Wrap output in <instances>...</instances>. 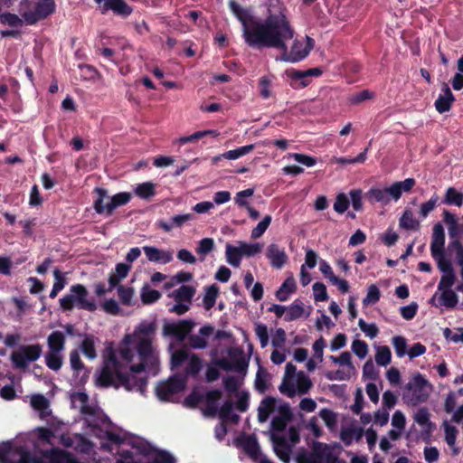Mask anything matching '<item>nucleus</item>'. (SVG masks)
Wrapping results in <instances>:
<instances>
[{
    "instance_id": "nucleus-1",
    "label": "nucleus",
    "mask_w": 463,
    "mask_h": 463,
    "mask_svg": "<svg viewBox=\"0 0 463 463\" xmlns=\"http://www.w3.org/2000/svg\"><path fill=\"white\" fill-rule=\"evenodd\" d=\"M229 7L235 17L241 23L245 43L252 48L261 49V45L275 44L279 36V17L283 11L270 13L263 21H256L247 9L241 7L236 0H229Z\"/></svg>"
},
{
    "instance_id": "nucleus-2",
    "label": "nucleus",
    "mask_w": 463,
    "mask_h": 463,
    "mask_svg": "<svg viewBox=\"0 0 463 463\" xmlns=\"http://www.w3.org/2000/svg\"><path fill=\"white\" fill-rule=\"evenodd\" d=\"M279 35L275 40V44L261 45L262 48H273L281 52L280 61L286 62H298L306 59L315 45V40L307 35L304 40L295 39L290 51L287 46V42L294 37L295 31L290 24L289 20L282 12L279 17Z\"/></svg>"
},
{
    "instance_id": "nucleus-3",
    "label": "nucleus",
    "mask_w": 463,
    "mask_h": 463,
    "mask_svg": "<svg viewBox=\"0 0 463 463\" xmlns=\"http://www.w3.org/2000/svg\"><path fill=\"white\" fill-rule=\"evenodd\" d=\"M101 387H124L127 391H138L143 393L147 385L146 377H138L126 371V367L118 360L111 351L104 360V364L98 378Z\"/></svg>"
},
{
    "instance_id": "nucleus-4",
    "label": "nucleus",
    "mask_w": 463,
    "mask_h": 463,
    "mask_svg": "<svg viewBox=\"0 0 463 463\" xmlns=\"http://www.w3.org/2000/svg\"><path fill=\"white\" fill-rule=\"evenodd\" d=\"M431 385L420 373H415L411 381L404 386L402 400L410 406H417L426 402L430 397Z\"/></svg>"
},
{
    "instance_id": "nucleus-5",
    "label": "nucleus",
    "mask_w": 463,
    "mask_h": 463,
    "mask_svg": "<svg viewBox=\"0 0 463 463\" xmlns=\"http://www.w3.org/2000/svg\"><path fill=\"white\" fill-rule=\"evenodd\" d=\"M70 292L59 300L62 310L71 311L74 307L90 312H94L97 309L95 301L87 298L89 292L82 284L72 285Z\"/></svg>"
},
{
    "instance_id": "nucleus-6",
    "label": "nucleus",
    "mask_w": 463,
    "mask_h": 463,
    "mask_svg": "<svg viewBox=\"0 0 463 463\" xmlns=\"http://www.w3.org/2000/svg\"><path fill=\"white\" fill-rule=\"evenodd\" d=\"M94 192L97 194L98 198L94 201L93 208L99 214L106 212L108 215H110L116 208L127 204L131 200L129 193L122 192L113 195L110 198V202L104 205V200L109 197L107 190L96 187Z\"/></svg>"
},
{
    "instance_id": "nucleus-7",
    "label": "nucleus",
    "mask_w": 463,
    "mask_h": 463,
    "mask_svg": "<svg viewBox=\"0 0 463 463\" xmlns=\"http://www.w3.org/2000/svg\"><path fill=\"white\" fill-rule=\"evenodd\" d=\"M43 354V345L39 343L20 345L18 350L13 351L10 360L15 369L25 370L30 363L37 361Z\"/></svg>"
},
{
    "instance_id": "nucleus-8",
    "label": "nucleus",
    "mask_w": 463,
    "mask_h": 463,
    "mask_svg": "<svg viewBox=\"0 0 463 463\" xmlns=\"http://www.w3.org/2000/svg\"><path fill=\"white\" fill-rule=\"evenodd\" d=\"M195 323L191 319H183L177 322L165 321L163 326V335L183 342L192 332Z\"/></svg>"
},
{
    "instance_id": "nucleus-9",
    "label": "nucleus",
    "mask_w": 463,
    "mask_h": 463,
    "mask_svg": "<svg viewBox=\"0 0 463 463\" xmlns=\"http://www.w3.org/2000/svg\"><path fill=\"white\" fill-rule=\"evenodd\" d=\"M185 380L178 375L171 376L167 381L161 382L156 388L159 400L169 402L171 396L177 394L185 388Z\"/></svg>"
},
{
    "instance_id": "nucleus-10",
    "label": "nucleus",
    "mask_w": 463,
    "mask_h": 463,
    "mask_svg": "<svg viewBox=\"0 0 463 463\" xmlns=\"http://www.w3.org/2000/svg\"><path fill=\"white\" fill-rule=\"evenodd\" d=\"M309 463H345V461L338 459L328 444L317 441L309 454Z\"/></svg>"
},
{
    "instance_id": "nucleus-11",
    "label": "nucleus",
    "mask_w": 463,
    "mask_h": 463,
    "mask_svg": "<svg viewBox=\"0 0 463 463\" xmlns=\"http://www.w3.org/2000/svg\"><path fill=\"white\" fill-rule=\"evenodd\" d=\"M55 12L54 2H38L33 10L24 12L21 15L27 24H35Z\"/></svg>"
},
{
    "instance_id": "nucleus-12",
    "label": "nucleus",
    "mask_w": 463,
    "mask_h": 463,
    "mask_svg": "<svg viewBox=\"0 0 463 463\" xmlns=\"http://www.w3.org/2000/svg\"><path fill=\"white\" fill-rule=\"evenodd\" d=\"M97 4L103 5L99 6L102 14H105L108 11L111 10L117 15L121 17H128L133 13V8L127 4L124 0H94Z\"/></svg>"
},
{
    "instance_id": "nucleus-13",
    "label": "nucleus",
    "mask_w": 463,
    "mask_h": 463,
    "mask_svg": "<svg viewBox=\"0 0 463 463\" xmlns=\"http://www.w3.org/2000/svg\"><path fill=\"white\" fill-rule=\"evenodd\" d=\"M265 255L269 260L270 266L278 269H280L288 260L285 249L276 243H271L267 247Z\"/></svg>"
},
{
    "instance_id": "nucleus-14",
    "label": "nucleus",
    "mask_w": 463,
    "mask_h": 463,
    "mask_svg": "<svg viewBox=\"0 0 463 463\" xmlns=\"http://www.w3.org/2000/svg\"><path fill=\"white\" fill-rule=\"evenodd\" d=\"M445 251V232L442 224L437 222L432 228V236L430 242L431 256H436L439 253Z\"/></svg>"
},
{
    "instance_id": "nucleus-15",
    "label": "nucleus",
    "mask_w": 463,
    "mask_h": 463,
    "mask_svg": "<svg viewBox=\"0 0 463 463\" xmlns=\"http://www.w3.org/2000/svg\"><path fill=\"white\" fill-rule=\"evenodd\" d=\"M391 186L388 188L381 189L372 187L365 193V199L371 203H381L383 205L390 203L391 200L393 199V194L390 192Z\"/></svg>"
},
{
    "instance_id": "nucleus-16",
    "label": "nucleus",
    "mask_w": 463,
    "mask_h": 463,
    "mask_svg": "<svg viewBox=\"0 0 463 463\" xmlns=\"http://www.w3.org/2000/svg\"><path fill=\"white\" fill-rule=\"evenodd\" d=\"M143 250L147 260L151 262L167 264L173 260V254L171 251H165L154 246H144Z\"/></svg>"
},
{
    "instance_id": "nucleus-17",
    "label": "nucleus",
    "mask_w": 463,
    "mask_h": 463,
    "mask_svg": "<svg viewBox=\"0 0 463 463\" xmlns=\"http://www.w3.org/2000/svg\"><path fill=\"white\" fill-rule=\"evenodd\" d=\"M213 326L211 325H205L202 326L199 330L200 335H189V345L194 349H204L207 346V341L204 337L210 336L213 333Z\"/></svg>"
},
{
    "instance_id": "nucleus-18",
    "label": "nucleus",
    "mask_w": 463,
    "mask_h": 463,
    "mask_svg": "<svg viewBox=\"0 0 463 463\" xmlns=\"http://www.w3.org/2000/svg\"><path fill=\"white\" fill-rule=\"evenodd\" d=\"M442 90L444 95H439L434 103L436 110L440 114L449 111L455 101V97L447 83L443 84Z\"/></svg>"
},
{
    "instance_id": "nucleus-19",
    "label": "nucleus",
    "mask_w": 463,
    "mask_h": 463,
    "mask_svg": "<svg viewBox=\"0 0 463 463\" xmlns=\"http://www.w3.org/2000/svg\"><path fill=\"white\" fill-rule=\"evenodd\" d=\"M194 219V215L193 213H185L180 215H175L172 217L171 222H166L164 220H159L156 222L158 228L162 229L165 232H169L172 231L174 227H182L186 222L192 221Z\"/></svg>"
},
{
    "instance_id": "nucleus-20",
    "label": "nucleus",
    "mask_w": 463,
    "mask_h": 463,
    "mask_svg": "<svg viewBox=\"0 0 463 463\" xmlns=\"http://www.w3.org/2000/svg\"><path fill=\"white\" fill-rule=\"evenodd\" d=\"M137 353L139 360L143 362H151L153 360L152 338L151 337H138L136 345Z\"/></svg>"
},
{
    "instance_id": "nucleus-21",
    "label": "nucleus",
    "mask_w": 463,
    "mask_h": 463,
    "mask_svg": "<svg viewBox=\"0 0 463 463\" xmlns=\"http://www.w3.org/2000/svg\"><path fill=\"white\" fill-rule=\"evenodd\" d=\"M287 76L290 79V86L294 89H303L309 85L310 80L305 71L290 69L286 71Z\"/></svg>"
},
{
    "instance_id": "nucleus-22",
    "label": "nucleus",
    "mask_w": 463,
    "mask_h": 463,
    "mask_svg": "<svg viewBox=\"0 0 463 463\" xmlns=\"http://www.w3.org/2000/svg\"><path fill=\"white\" fill-rule=\"evenodd\" d=\"M430 412L426 407L420 408L414 415V420L423 427V433L430 436L435 429V424L430 420Z\"/></svg>"
},
{
    "instance_id": "nucleus-23",
    "label": "nucleus",
    "mask_w": 463,
    "mask_h": 463,
    "mask_svg": "<svg viewBox=\"0 0 463 463\" xmlns=\"http://www.w3.org/2000/svg\"><path fill=\"white\" fill-rule=\"evenodd\" d=\"M66 338L62 332L53 331L47 337V345L50 352L61 353L65 348Z\"/></svg>"
},
{
    "instance_id": "nucleus-24",
    "label": "nucleus",
    "mask_w": 463,
    "mask_h": 463,
    "mask_svg": "<svg viewBox=\"0 0 463 463\" xmlns=\"http://www.w3.org/2000/svg\"><path fill=\"white\" fill-rule=\"evenodd\" d=\"M273 441L275 443L274 451L279 459L284 463L290 462V448L288 445L285 438L273 436Z\"/></svg>"
},
{
    "instance_id": "nucleus-25",
    "label": "nucleus",
    "mask_w": 463,
    "mask_h": 463,
    "mask_svg": "<svg viewBox=\"0 0 463 463\" xmlns=\"http://www.w3.org/2000/svg\"><path fill=\"white\" fill-rule=\"evenodd\" d=\"M254 194V190L252 188H248L237 193L235 197V203L241 207H245L249 213L250 217L252 220H257L260 217V213L258 210L253 208L249 204L246 200H242L241 196H251Z\"/></svg>"
},
{
    "instance_id": "nucleus-26",
    "label": "nucleus",
    "mask_w": 463,
    "mask_h": 463,
    "mask_svg": "<svg viewBox=\"0 0 463 463\" xmlns=\"http://www.w3.org/2000/svg\"><path fill=\"white\" fill-rule=\"evenodd\" d=\"M241 446L246 454L252 458H257L260 454V445L255 436H246L241 441Z\"/></svg>"
},
{
    "instance_id": "nucleus-27",
    "label": "nucleus",
    "mask_w": 463,
    "mask_h": 463,
    "mask_svg": "<svg viewBox=\"0 0 463 463\" xmlns=\"http://www.w3.org/2000/svg\"><path fill=\"white\" fill-rule=\"evenodd\" d=\"M187 361L188 363L184 369V374L193 378L197 377L203 368V360L198 354H191Z\"/></svg>"
},
{
    "instance_id": "nucleus-28",
    "label": "nucleus",
    "mask_w": 463,
    "mask_h": 463,
    "mask_svg": "<svg viewBox=\"0 0 463 463\" xmlns=\"http://www.w3.org/2000/svg\"><path fill=\"white\" fill-rule=\"evenodd\" d=\"M415 184L416 182L413 178H407L404 181L393 183L391 185L390 190V192L393 194V200H399L402 194V192H410Z\"/></svg>"
},
{
    "instance_id": "nucleus-29",
    "label": "nucleus",
    "mask_w": 463,
    "mask_h": 463,
    "mask_svg": "<svg viewBox=\"0 0 463 463\" xmlns=\"http://www.w3.org/2000/svg\"><path fill=\"white\" fill-rule=\"evenodd\" d=\"M296 290V281L293 276L288 277L279 289L276 291V298L279 301H286L288 296Z\"/></svg>"
},
{
    "instance_id": "nucleus-30",
    "label": "nucleus",
    "mask_w": 463,
    "mask_h": 463,
    "mask_svg": "<svg viewBox=\"0 0 463 463\" xmlns=\"http://www.w3.org/2000/svg\"><path fill=\"white\" fill-rule=\"evenodd\" d=\"M253 149H254V145L243 146L238 147L236 149L227 151V152L223 153L222 156H215L213 158V161L217 162L221 157H223V158L229 159V160H235V159H238V158L250 153L251 151H253Z\"/></svg>"
},
{
    "instance_id": "nucleus-31",
    "label": "nucleus",
    "mask_w": 463,
    "mask_h": 463,
    "mask_svg": "<svg viewBox=\"0 0 463 463\" xmlns=\"http://www.w3.org/2000/svg\"><path fill=\"white\" fill-rule=\"evenodd\" d=\"M442 203L460 207L463 205V194L455 187H449L445 193Z\"/></svg>"
},
{
    "instance_id": "nucleus-32",
    "label": "nucleus",
    "mask_w": 463,
    "mask_h": 463,
    "mask_svg": "<svg viewBox=\"0 0 463 463\" xmlns=\"http://www.w3.org/2000/svg\"><path fill=\"white\" fill-rule=\"evenodd\" d=\"M400 226L405 230L418 231L420 223L414 218L413 213L411 210H405L400 218Z\"/></svg>"
},
{
    "instance_id": "nucleus-33",
    "label": "nucleus",
    "mask_w": 463,
    "mask_h": 463,
    "mask_svg": "<svg viewBox=\"0 0 463 463\" xmlns=\"http://www.w3.org/2000/svg\"><path fill=\"white\" fill-rule=\"evenodd\" d=\"M195 289L192 286L183 285L173 292L176 302L190 303L194 296Z\"/></svg>"
},
{
    "instance_id": "nucleus-34",
    "label": "nucleus",
    "mask_w": 463,
    "mask_h": 463,
    "mask_svg": "<svg viewBox=\"0 0 463 463\" xmlns=\"http://www.w3.org/2000/svg\"><path fill=\"white\" fill-rule=\"evenodd\" d=\"M284 317L285 321H294L300 318L304 314L303 303L299 299H296L287 309Z\"/></svg>"
},
{
    "instance_id": "nucleus-35",
    "label": "nucleus",
    "mask_w": 463,
    "mask_h": 463,
    "mask_svg": "<svg viewBox=\"0 0 463 463\" xmlns=\"http://www.w3.org/2000/svg\"><path fill=\"white\" fill-rule=\"evenodd\" d=\"M218 295L219 287L217 285L213 284L205 288V294L203 302L206 310H210L215 306Z\"/></svg>"
},
{
    "instance_id": "nucleus-36",
    "label": "nucleus",
    "mask_w": 463,
    "mask_h": 463,
    "mask_svg": "<svg viewBox=\"0 0 463 463\" xmlns=\"http://www.w3.org/2000/svg\"><path fill=\"white\" fill-rule=\"evenodd\" d=\"M191 354L185 348H180L173 352L171 355V369L175 370L182 366L190 357Z\"/></svg>"
},
{
    "instance_id": "nucleus-37",
    "label": "nucleus",
    "mask_w": 463,
    "mask_h": 463,
    "mask_svg": "<svg viewBox=\"0 0 463 463\" xmlns=\"http://www.w3.org/2000/svg\"><path fill=\"white\" fill-rule=\"evenodd\" d=\"M226 260L229 264H231L233 267H240L242 255L241 253L240 248L235 247L230 243L226 245Z\"/></svg>"
},
{
    "instance_id": "nucleus-38",
    "label": "nucleus",
    "mask_w": 463,
    "mask_h": 463,
    "mask_svg": "<svg viewBox=\"0 0 463 463\" xmlns=\"http://www.w3.org/2000/svg\"><path fill=\"white\" fill-rule=\"evenodd\" d=\"M44 358L46 366L52 371H59L63 364V356L61 353L48 351Z\"/></svg>"
},
{
    "instance_id": "nucleus-39",
    "label": "nucleus",
    "mask_w": 463,
    "mask_h": 463,
    "mask_svg": "<svg viewBox=\"0 0 463 463\" xmlns=\"http://www.w3.org/2000/svg\"><path fill=\"white\" fill-rule=\"evenodd\" d=\"M135 194L141 199L148 200L156 194V186L151 182L139 184L135 189Z\"/></svg>"
},
{
    "instance_id": "nucleus-40",
    "label": "nucleus",
    "mask_w": 463,
    "mask_h": 463,
    "mask_svg": "<svg viewBox=\"0 0 463 463\" xmlns=\"http://www.w3.org/2000/svg\"><path fill=\"white\" fill-rule=\"evenodd\" d=\"M80 350L87 358L90 360L95 359L97 357L95 337L93 335L85 336L81 343Z\"/></svg>"
},
{
    "instance_id": "nucleus-41",
    "label": "nucleus",
    "mask_w": 463,
    "mask_h": 463,
    "mask_svg": "<svg viewBox=\"0 0 463 463\" xmlns=\"http://www.w3.org/2000/svg\"><path fill=\"white\" fill-rule=\"evenodd\" d=\"M161 297L162 294L158 290L152 289L147 285L144 286L141 289V301L145 305L153 304L160 299Z\"/></svg>"
},
{
    "instance_id": "nucleus-42",
    "label": "nucleus",
    "mask_w": 463,
    "mask_h": 463,
    "mask_svg": "<svg viewBox=\"0 0 463 463\" xmlns=\"http://www.w3.org/2000/svg\"><path fill=\"white\" fill-rule=\"evenodd\" d=\"M448 252L454 256L458 265H463V245L459 240L449 241L448 244Z\"/></svg>"
},
{
    "instance_id": "nucleus-43",
    "label": "nucleus",
    "mask_w": 463,
    "mask_h": 463,
    "mask_svg": "<svg viewBox=\"0 0 463 463\" xmlns=\"http://www.w3.org/2000/svg\"><path fill=\"white\" fill-rule=\"evenodd\" d=\"M298 379H297V391L298 394L303 395L308 392V391L311 389L313 383L310 380V378L305 374L304 372L300 371L297 373Z\"/></svg>"
},
{
    "instance_id": "nucleus-44",
    "label": "nucleus",
    "mask_w": 463,
    "mask_h": 463,
    "mask_svg": "<svg viewBox=\"0 0 463 463\" xmlns=\"http://www.w3.org/2000/svg\"><path fill=\"white\" fill-rule=\"evenodd\" d=\"M458 295L452 290L448 289L442 291L439 297V303L441 306H444L448 308H453L458 304Z\"/></svg>"
},
{
    "instance_id": "nucleus-45",
    "label": "nucleus",
    "mask_w": 463,
    "mask_h": 463,
    "mask_svg": "<svg viewBox=\"0 0 463 463\" xmlns=\"http://www.w3.org/2000/svg\"><path fill=\"white\" fill-rule=\"evenodd\" d=\"M392 353L388 346H379L375 354V362L378 365L386 366L391 363Z\"/></svg>"
},
{
    "instance_id": "nucleus-46",
    "label": "nucleus",
    "mask_w": 463,
    "mask_h": 463,
    "mask_svg": "<svg viewBox=\"0 0 463 463\" xmlns=\"http://www.w3.org/2000/svg\"><path fill=\"white\" fill-rule=\"evenodd\" d=\"M239 248L242 257H252L260 253L261 250V245L258 242L247 243L244 241H239Z\"/></svg>"
},
{
    "instance_id": "nucleus-47",
    "label": "nucleus",
    "mask_w": 463,
    "mask_h": 463,
    "mask_svg": "<svg viewBox=\"0 0 463 463\" xmlns=\"http://www.w3.org/2000/svg\"><path fill=\"white\" fill-rule=\"evenodd\" d=\"M272 218L270 215H266L255 228L252 229L250 237L252 239H258L261 237L270 225Z\"/></svg>"
},
{
    "instance_id": "nucleus-48",
    "label": "nucleus",
    "mask_w": 463,
    "mask_h": 463,
    "mask_svg": "<svg viewBox=\"0 0 463 463\" xmlns=\"http://www.w3.org/2000/svg\"><path fill=\"white\" fill-rule=\"evenodd\" d=\"M208 135L217 136V134L213 130L196 131V132H194L192 135L180 137L178 139V143L181 144V145H184V144H186V143H194V142H197L199 139H201L203 137H206Z\"/></svg>"
},
{
    "instance_id": "nucleus-49",
    "label": "nucleus",
    "mask_w": 463,
    "mask_h": 463,
    "mask_svg": "<svg viewBox=\"0 0 463 463\" xmlns=\"http://www.w3.org/2000/svg\"><path fill=\"white\" fill-rule=\"evenodd\" d=\"M432 257L436 260L438 268L441 272L444 274L454 272L451 261L446 258L445 251Z\"/></svg>"
},
{
    "instance_id": "nucleus-50",
    "label": "nucleus",
    "mask_w": 463,
    "mask_h": 463,
    "mask_svg": "<svg viewBox=\"0 0 463 463\" xmlns=\"http://www.w3.org/2000/svg\"><path fill=\"white\" fill-rule=\"evenodd\" d=\"M319 416L324 420L328 429L332 430L335 427L337 423V417L333 411L324 408L320 410Z\"/></svg>"
},
{
    "instance_id": "nucleus-51",
    "label": "nucleus",
    "mask_w": 463,
    "mask_h": 463,
    "mask_svg": "<svg viewBox=\"0 0 463 463\" xmlns=\"http://www.w3.org/2000/svg\"><path fill=\"white\" fill-rule=\"evenodd\" d=\"M314 299L316 302H323L328 299L326 287L322 282H316L312 286Z\"/></svg>"
},
{
    "instance_id": "nucleus-52",
    "label": "nucleus",
    "mask_w": 463,
    "mask_h": 463,
    "mask_svg": "<svg viewBox=\"0 0 463 463\" xmlns=\"http://www.w3.org/2000/svg\"><path fill=\"white\" fill-rule=\"evenodd\" d=\"M439 199L438 194H434L428 202L423 203L420 208V215L422 218H426L429 213L435 209L439 203Z\"/></svg>"
},
{
    "instance_id": "nucleus-53",
    "label": "nucleus",
    "mask_w": 463,
    "mask_h": 463,
    "mask_svg": "<svg viewBox=\"0 0 463 463\" xmlns=\"http://www.w3.org/2000/svg\"><path fill=\"white\" fill-rule=\"evenodd\" d=\"M350 205V201L344 193H340L336 195L334 203V210L338 213H344L346 212Z\"/></svg>"
},
{
    "instance_id": "nucleus-54",
    "label": "nucleus",
    "mask_w": 463,
    "mask_h": 463,
    "mask_svg": "<svg viewBox=\"0 0 463 463\" xmlns=\"http://www.w3.org/2000/svg\"><path fill=\"white\" fill-rule=\"evenodd\" d=\"M118 295L123 305L129 306L134 295V289L132 288H127L123 285H119L118 287Z\"/></svg>"
},
{
    "instance_id": "nucleus-55",
    "label": "nucleus",
    "mask_w": 463,
    "mask_h": 463,
    "mask_svg": "<svg viewBox=\"0 0 463 463\" xmlns=\"http://www.w3.org/2000/svg\"><path fill=\"white\" fill-rule=\"evenodd\" d=\"M368 147H366L363 152H361L357 156L355 157H338L335 158V162L341 165H346V164H362L367 159V152Z\"/></svg>"
},
{
    "instance_id": "nucleus-56",
    "label": "nucleus",
    "mask_w": 463,
    "mask_h": 463,
    "mask_svg": "<svg viewBox=\"0 0 463 463\" xmlns=\"http://www.w3.org/2000/svg\"><path fill=\"white\" fill-rule=\"evenodd\" d=\"M266 375L267 373L264 372L261 367L258 370L256 374L254 385L255 389L260 393H264L268 389Z\"/></svg>"
},
{
    "instance_id": "nucleus-57",
    "label": "nucleus",
    "mask_w": 463,
    "mask_h": 463,
    "mask_svg": "<svg viewBox=\"0 0 463 463\" xmlns=\"http://www.w3.org/2000/svg\"><path fill=\"white\" fill-rule=\"evenodd\" d=\"M358 326L360 329L371 339H373L379 334V329L375 324H367L364 319H359Z\"/></svg>"
},
{
    "instance_id": "nucleus-58",
    "label": "nucleus",
    "mask_w": 463,
    "mask_h": 463,
    "mask_svg": "<svg viewBox=\"0 0 463 463\" xmlns=\"http://www.w3.org/2000/svg\"><path fill=\"white\" fill-rule=\"evenodd\" d=\"M352 351L358 356L360 359L364 358L368 353V345L366 342L363 340H354L352 343Z\"/></svg>"
},
{
    "instance_id": "nucleus-59",
    "label": "nucleus",
    "mask_w": 463,
    "mask_h": 463,
    "mask_svg": "<svg viewBox=\"0 0 463 463\" xmlns=\"http://www.w3.org/2000/svg\"><path fill=\"white\" fill-rule=\"evenodd\" d=\"M379 376V372L376 370L373 361L369 359L366 361L363 367V377L369 380H376Z\"/></svg>"
},
{
    "instance_id": "nucleus-60",
    "label": "nucleus",
    "mask_w": 463,
    "mask_h": 463,
    "mask_svg": "<svg viewBox=\"0 0 463 463\" xmlns=\"http://www.w3.org/2000/svg\"><path fill=\"white\" fill-rule=\"evenodd\" d=\"M392 345L398 357H402L406 354L407 342L403 336H394L392 339Z\"/></svg>"
},
{
    "instance_id": "nucleus-61",
    "label": "nucleus",
    "mask_w": 463,
    "mask_h": 463,
    "mask_svg": "<svg viewBox=\"0 0 463 463\" xmlns=\"http://www.w3.org/2000/svg\"><path fill=\"white\" fill-rule=\"evenodd\" d=\"M279 390L281 393L286 394L289 398H293L297 393V388L294 382L286 378L283 379Z\"/></svg>"
},
{
    "instance_id": "nucleus-62",
    "label": "nucleus",
    "mask_w": 463,
    "mask_h": 463,
    "mask_svg": "<svg viewBox=\"0 0 463 463\" xmlns=\"http://www.w3.org/2000/svg\"><path fill=\"white\" fill-rule=\"evenodd\" d=\"M380 289L376 285L373 284L368 288L367 295L365 298L363 300V303L364 305H367L369 303L375 304L380 300Z\"/></svg>"
},
{
    "instance_id": "nucleus-63",
    "label": "nucleus",
    "mask_w": 463,
    "mask_h": 463,
    "mask_svg": "<svg viewBox=\"0 0 463 463\" xmlns=\"http://www.w3.org/2000/svg\"><path fill=\"white\" fill-rule=\"evenodd\" d=\"M0 22L7 24L11 27L22 26V19L15 14L5 13L0 16Z\"/></svg>"
},
{
    "instance_id": "nucleus-64",
    "label": "nucleus",
    "mask_w": 463,
    "mask_h": 463,
    "mask_svg": "<svg viewBox=\"0 0 463 463\" xmlns=\"http://www.w3.org/2000/svg\"><path fill=\"white\" fill-rule=\"evenodd\" d=\"M456 277L454 272L443 274L439 282L438 289L441 291L451 289L450 288L453 286Z\"/></svg>"
}]
</instances>
